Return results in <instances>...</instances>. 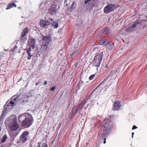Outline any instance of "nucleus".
Here are the masks:
<instances>
[{
  "label": "nucleus",
  "instance_id": "15",
  "mask_svg": "<svg viewBox=\"0 0 147 147\" xmlns=\"http://www.w3.org/2000/svg\"><path fill=\"white\" fill-rule=\"evenodd\" d=\"M116 73L114 71H112L111 73L106 78H105L103 80V81L96 88H98L101 85H102L103 83V82L106 80H107L109 79V77L111 76H112L113 75H115V74Z\"/></svg>",
  "mask_w": 147,
  "mask_h": 147
},
{
  "label": "nucleus",
  "instance_id": "17",
  "mask_svg": "<svg viewBox=\"0 0 147 147\" xmlns=\"http://www.w3.org/2000/svg\"><path fill=\"white\" fill-rule=\"evenodd\" d=\"M18 131H15V132H13V131H11L9 133V135L11 138H14L16 136L18 135Z\"/></svg>",
  "mask_w": 147,
  "mask_h": 147
},
{
  "label": "nucleus",
  "instance_id": "5",
  "mask_svg": "<svg viewBox=\"0 0 147 147\" xmlns=\"http://www.w3.org/2000/svg\"><path fill=\"white\" fill-rule=\"evenodd\" d=\"M33 119L32 116L26 118L22 121L21 125L23 128H26L30 127L33 122Z\"/></svg>",
  "mask_w": 147,
  "mask_h": 147
},
{
  "label": "nucleus",
  "instance_id": "4",
  "mask_svg": "<svg viewBox=\"0 0 147 147\" xmlns=\"http://www.w3.org/2000/svg\"><path fill=\"white\" fill-rule=\"evenodd\" d=\"M42 45L41 48L44 50H46L49 44L52 42V38L50 35L42 36Z\"/></svg>",
  "mask_w": 147,
  "mask_h": 147
},
{
  "label": "nucleus",
  "instance_id": "9",
  "mask_svg": "<svg viewBox=\"0 0 147 147\" xmlns=\"http://www.w3.org/2000/svg\"><path fill=\"white\" fill-rule=\"evenodd\" d=\"M115 8L114 4H111L105 7L104 9V12L106 14H108L109 12L113 11Z\"/></svg>",
  "mask_w": 147,
  "mask_h": 147
},
{
  "label": "nucleus",
  "instance_id": "40",
  "mask_svg": "<svg viewBox=\"0 0 147 147\" xmlns=\"http://www.w3.org/2000/svg\"><path fill=\"white\" fill-rule=\"evenodd\" d=\"M47 84V82L46 81H45L44 82V84L45 85H46Z\"/></svg>",
  "mask_w": 147,
  "mask_h": 147
},
{
  "label": "nucleus",
  "instance_id": "39",
  "mask_svg": "<svg viewBox=\"0 0 147 147\" xmlns=\"http://www.w3.org/2000/svg\"><path fill=\"white\" fill-rule=\"evenodd\" d=\"M31 47H30L28 49H27L31 51Z\"/></svg>",
  "mask_w": 147,
  "mask_h": 147
},
{
  "label": "nucleus",
  "instance_id": "16",
  "mask_svg": "<svg viewBox=\"0 0 147 147\" xmlns=\"http://www.w3.org/2000/svg\"><path fill=\"white\" fill-rule=\"evenodd\" d=\"M36 44V41L35 39L32 38L30 40L29 44L30 47H31L32 49H34L35 48V45Z\"/></svg>",
  "mask_w": 147,
  "mask_h": 147
},
{
  "label": "nucleus",
  "instance_id": "27",
  "mask_svg": "<svg viewBox=\"0 0 147 147\" xmlns=\"http://www.w3.org/2000/svg\"><path fill=\"white\" fill-rule=\"evenodd\" d=\"M108 135V134H107V135H106V136L104 137H102V134L101 135V139H104V141L103 143L104 144H105L106 143V138L107 136Z\"/></svg>",
  "mask_w": 147,
  "mask_h": 147
},
{
  "label": "nucleus",
  "instance_id": "28",
  "mask_svg": "<svg viewBox=\"0 0 147 147\" xmlns=\"http://www.w3.org/2000/svg\"><path fill=\"white\" fill-rule=\"evenodd\" d=\"M95 74H92L89 77V80H92L95 76Z\"/></svg>",
  "mask_w": 147,
  "mask_h": 147
},
{
  "label": "nucleus",
  "instance_id": "10",
  "mask_svg": "<svg viewBox=\"0 0 147 147\" xmlns=\"http://www.w3.org/2000/svg\"><path fill=\"white\" fill-rule=\"evenodd\" d=\"M140 22H136L135 23L133 24L131 26H130L125 29V31L127 32H130L135 30V28L137 25L140 24Z\"/></svg>",
  "mask_w": 147,
  "mask_h": 147
},
{
  "label": "nucleus",
  "instance_id": "45",
  "mask_svg": "<svg viewBox=\"0 0 147 147\" xmlns=\"http://www.w3.org/2000/svg\"><path fill=\"white\" fill-rule=\"evenodd\" d=\"M49 20H50L51 21H53V20L52 18L50 19H49Z\"/></svg>",
  "mask_w": 147,
  "mask_h": 147
},
{
  "label": "nucleus",
  "instance_id": "6",
  "mask_svg": "<svg viewBox=\"0 0 147 147\" xmlns=\"http://www.w3.org/2000/svg\"><path fill=\"white\" fill-rule=\"evenodd\" d=\"M103 52L100 53V55H96L93 61V65L98 67L100 65L101 60L103 56Z\"/></svg>",
  "mask_w": 147,
  "mask_h": 147
},
{
  "label": "nucleus",
  "instance_id": "24",
  "mask_svg": "<svg viewBox=\"0 0 147 147\" xmlns=\"http://www.w3.org/2000/svg\"><path fill=\"white\" fill-rule=\"evenodd\" d=\"M7 139V135H4L3 136V137L1 139V143H4L5 141Z\"/></svg>",
  "mask_w": 147,
  "mask_h": 147
},
{
  "label": "nucleus",
  "instance_id": "46",
  "mask_svg": "<svg viewBox=\"0 0 147 147\" xmlns=\"http://www.w3.org/2000/svg\"><path fill=\"white\" fill-rule=\"evenodd\" d=\"M1 126H0V131H1Z\"/></svg>",
  "mask_w": 147,
  "mask_h": 147
},
{
  "label": "nucleus",
  "instance_id": "7",
  "mask_svg": "<svg viewBox=\"0 0 147 147\" xmlns=\"http://www.w3.org/2000/svg\"><path fill=\"white\" fill-rule=\"evenodd\" d=\"M8 127L11 131H17L19 128V126L17 123L16 118L13 119L12 122L9 124Z\"/></svg>",
  "mask_w": 147,
  "mask_h": 147
},
{
  "label": "nucleus",
  "instance_id": "25",
  "mask_svg": "<svg viewBox=\"0 0 147 147\" xmlns=\"http://www.w3.org/2000/svg\"><path fill=\"white\" fill-rule=\"evenodd\" d=\"M109 30L108 28H104L103 30V33L105 34H107L109 33Z\"/></svg>",
  "mask_w": 147,
  "mask_h": 147
},
{
  "label": "nucleus",
  "instance_id": "13",
  "mask_svg": "<svg viewBox=\"0 0 147 147\" xmlns=\"http://www.w3.org/2000/svg\"><path fill=\"white\" fill-rule=\"evenodd\" d=\"M121 106V102L119 101H115L113 104V110H118Z\"/></svg>",
  "mask_w": 147,
  "mask_h": 147
},
{
  "label": "nucleus",
  "instance_id": "2",
  "mask_svg": "<svg viewBox=\"0 0 147 147\" xmlns=\"http://www.w3.org/2000/svg\"><path fill=\"white\" fill-rule=\"evenodd\" d=\"M20 97L17 95L13 96L9 99L6 103L4 106V110H9L11 109L16 104L19 100Z\"/></svg>",
  "mask_w": 147,
  "mask_h": 147
},
{
  "label": "nucleus",
  "instance_id": "11",
  "mask_svg": "<svg viewBox=\"0 0 147 147\" xmlns=\"http://www.w3.org/2000/svg\"><path fill=\"white\" fill-rule=\"evenodd\" d=\"M50 24V23L48 20L45 21L44 20H40V26L44 28H47Z\"/></svg>",
  "mask_w": 147,
  "mask_h": 147
},
{
  "label": "nucleus",
  "instance_id": "32",
  "mask_svg": "<svg viewBox=\"0 0 147 147\" xmlns=\"http://www.w3.org/2000/svg\"><path fill=\"white\" fill-rule=\"evenodd\" d=\"M138 128V127L136 126L135 125H133V127H132V130H134V129H137Z\"/></svg>",
  "mask_w": 147,
  "mask_h": 147
},
{
  "label": "nucleus",
  "instance_id": "29",
  "mask_svg": "<svg viewBox=\"0 0 147 147\" xmlns=\"http://www.w3.org/2000/svg\"><path fill=\"white\" fill-rule=\"evenodd\" d=\"M74 2H73L71 5V10H72L74 8H75V6H74Z\"/></svg>",
  "mask_w": 147,
  "mask_h": 147
},
{
  "label": "nucleus",
  "instance_id": "33",
  "mask_svg": "<svg viewBox=\"0 0 147 147\" xmlns=\"http://www.w3.org/2000/svg\"><path fill=\"white\" fill-rule=\"evenodd\" d=\"M26 50V52L28 54V55H29L30 54V51L28 50L27 49Z\"/></svg>",
  "mask_w": 147,
  "mask_h": 147
},
{
  "label": "nucleus",
  "instance_id": "22",
  "mask_svg": "<svg viewBox=\"0 0 147 147\" xmlns=\"http://www.w3.org/2000/svg\"><path fill=\"white\" fill-rule=\"evenodd\" d=\"M78 53V51L76 50L74 51L70 55V56L71 58L76 55Z\"/></svg>",
  "mask_w": 147,
  "mask_h": 147
},
{
  "label": "nucleus",
  "instance_id": "14",
  "mask_svg": "<svg viewBox=\"0 0 147 147\" xmlns=\"http://www.w3.org/2000/svg\"><path fill=\"white\" fill-rule=\"evenodd\" d=\"M56 7L57 5L55 4L52 5L50 6L49 11L51 15H53L56 13L57 11Z\"/></svg>",
  "mask_w": 147,
  "mask_h": 147
},
{
  "label": "nucleus",
  "instance_id": "19",
  "mask_svg": "<svg viewBox=\"0 0 147 147\" xmlns=\"http://www.w3.org/2000/svg\"><path fill=\"white\" fill-rule=\"evenodd\" d=\"M108 41L107 40H100L99 42V44L100 45H107V44L108 43Z\"/></svg>",
  "mask_w": 147,
  "mask_h": 147
},
{
  "label": "nucleus",
  "instance_id": "31",
  "mask_svg": "<svg viewBox=\"0 0 147 147\" xmlns=\"http://www.w3.org/2000/svg\"><path fill=\"white\" fill-rule=\"evenodd\" d=\"M41 147H47V144L46 143L42 144Z\"/></svg>",
  "mask_w": 147,
  "mask_h": 147
},
{
  "label": "nucleus",
  "instance_id": "23",
  "mask_svg": "<svg viewBox=\"0 0 147 147\" xmlns=\"http://www.w3.org/2000/svg\"><path fill=\"white\" fill-rule=\"evenodd\" d=\"M6 111L5 110H3L2 113L1 115L0 119H2L4 118V117L6 113Z\"/></svg>",
  "mask_w": 147,
  "mask_h": 147
},
{
  "label": "nucleus",
  "instance_id": "30",
  "mask_svg": "<svg viewBox=\"0 0 147 147\" xmlns=\"http://www.w3.org/2000/svg\"><path fill=\"white\" fill-rule=\"evenodd\" d=\"M28 57H27V59L28 60H30V59L32 56H33V55H31L30 54L28 55Z\"/></svg>",
  "mask_w": 147,
  "mask_h": 147
},
{
  "label": "nucleus",
  "instance_id": "26",
  "mask_svg": "<svg viewBox=\"0 0 147 147\" xmlns=\"http://www.w3.org/2000/svg\"><path fill=\"white\" fill-rule=\"evenodd\" d=\"M53 26L55 28H57L58 27V24L55 22H54L53 24Z\"/></svg>",
  "mask_w": 147,
  "mask_h": 147
},
{
  "label": "nucleus",
  "instance_id": "37",
  "mask_svg": "<svg viewBox=\"0 0 147 147\" xmlns=\"http://www.w3.org/2000/svg\"><path fill=\"white\" fill-rule=\"evenodd\" d=\"M88 4H89V5H90L92 6H94V5L93 4H92V3H90V2H89Z\"/></svg>",
  "mask_w": 147,
  "mask_h": 147
},
{
  "label": "nucleus",
  "instance_id": "34",
  "mask_svg": "<svg viewBox=\"0 0 147 147\" xmlns=\"http://www.w3.org/2000/svg\"><path fill=\"white\" fill-rule=\"evenodd\" d=\"M55 86L53 87L52 88H50V90L52 91H53L55 90Z\"/></svg>",
  "mask_w": 147,
  "mask_h": 147
},
{
  "label": "nucleus",
  "instance_id": "41",
  "mask_svg": "<svg viewBox=\"0 0 147 147\" xmlns=\"http://www.w3.org/2000/svg\"><path fill=\"white\" fill-rule=\"evenodd\" d=\"M0 147H3V146L2 145L1 143L0 142Z\"/></svg>",
  "mask_w": 147,
  "mask_h": 147
},
{
  "label": "nucleus",
  "instance_id": "21",
  "mask_svg": "<svg viewBox=\"0 0 147 147\" xmlns=\"http://www.w3.org/2000/svg\"><path fill=\"white\" fill-rule=\"evenodd\" d=\"M26 118L25 116L23 115H20L18 118V121L19 122H21L23 121V120Z\"/></svg>",
  "mask_w": 147,
  "mask_h": 147
},
{
  "label": "nucleus",
  "instance_id": "38",
  "mask_svg": "<svg viewBox=\"0 0 147 147\" xmlns=\"http://www.w3.org/2000/svg\"><path fill=\"white\" fill-rule=\"evenodd\" d=\"M17 47L16 46H15L14 48L12 49V50H13V51H14L15 50V49H16L17 48Z\"/></svg>",
  "mask_w": 147,
  "mask_h": 147
},
{
  "label": "nucleus",
  "instance_id": "3",
  "mask_svg": "<svg viewBox=\"0 0 147 147\" xmlns=\"http://www.w3.org/2000/svg\"><path fill=\"white\" fill-rule=\"evenodd\" d=\"M86 100L84 99L79 105L75 106L72 109L71 112H70L69 115V117L70 119L72 118L78 112L80 111L83 108V106L86 103Z\"/></svg>",
  "mask_w": 147,
  "mask_h": 147
},
{
  "label": "nucleus",
  "instance_id": "48",
  "mask_svg": "<svg viewBox=\"0 0 147 147\" xmlns=\"http://www.w3.org/2000/svg\"><path fill=\"white\" fill-rule=\"evenodd\" d=\"M146 18H147V16H146Z\"/></svg>",
  "mask_w": 147,
  "mask_h": 147
},
{
  "label": "nucleus",
  "instance_id": "12",
  "mask_svg": "<svg viewBox=\"0 0 147 147\" xmlns=\"http://www.w3.org/2000/svg\"><path fill=\"white\" fill-rule=\"evenodd\" d=\"M28 134L29 133L28 131L24 132L20 136V140L22 142H25L27 140V136Z\"/></svg>",
  "mask_w": 147,
  "mask_h": 147
},
{
  "label": "nucleus",
  "instance_id": "44",
  "mask_svg": "<svg viewBox=\"0 0 147 147\" xmlns=\"http://www.w3.org/2000/svg\"><path fill=\"white\" fill-rule=\"evenodd\" d=\"M134 134V132H132V137H133V135Z\"/></svg>",
  "mask_w": 147,
  "mask_h": 147
},
{
  "label": "nucleus",
  "instance_id": "42",
  "mask_svg": "<svg viewBox=\"0 0 147 147\" xmlns=\"http://www.w3.org/2000/svg\"><path fill=\"white\" fill-rule=\"evenodd\" d=\"M39 84V83H38V82L36 83L35 84L36 86H37L38 84Z\"/></svg>",
  "mask_w": 147,
  "mask_h": 147
},
{
  "label": "nucleus",
  "instance_id": "18",
  "mask_svg": "<svg viewBox=\"0 0 147 147\" xmlns=\"http://www.w3.org/2000/svg\"><path fill=\"white\" fill-rule=\"evenodd\" d=\"M13 7H17L16 4L14 3H10L7 5V7L6 8V9L7 10L10 9L11 8H13Z\"/></svg>",
  "mask_w": 147,
  "mask_h": 147
},
{
  "label": "nucleus",
  "instance_id": "1",
  "mask_svg": "<svg viewBox=\"0 0 147 147\" xmlns=\"http://www.w3.org/2000/svg\"><path fill=\"white\" fill-rule=\"evenodd\" d=\"M112 116L109 115L104 119L103 122V125L101 129L104 131L102 134V137L106 136L107 134H108L113 127L112 124L110 123V120Z\"/></svg>",
  "mask_w": 147,
  "mask_h": 147
},
{
  "label": "nucleus",
  "instance_id": "35",
  "mask_svg": "<svg viewBox=\"0 0 147 147\" xmlns=\"http://www.w3.org/2000/svg\"><path fill=\"white\" fill-rule=\"evenodd\" d=\"M90 1V0H87L85 1L84 2L85 4H86L87 3H88Z\"/></svg>",
  "mask_w": 147,
  "mask_h": 147
},
{
  "label": "nucleus",
  "instance_id": "20",
  "mask_svg": "<svg viewBox=\"0 0 147 147\" xmlns=\"http://www.w3.org/2000/svg\"><path fill=\"white\" fill-rule=\"evenodd\" d=\"M108 48L110 50H111L114 48V44L110 42H108L107 45Z\"/></svg>",
  "mask_w": 147,
  "mask_h": 147
},
{
  "label": "nucleus",
  "instance_id": "36",
  "mask_svg": "<svg viewBox=\"0 0 147 147\" xmlns=\"http://www.w3.org/2000/svg\"><path fill=\"white\" fill-rule=\"evenodd\" d=\"M40 142H38V146H37V147H40Z\"/></svg>",
  "mask_w": 147,
  "mask_h": 147
},
{
  "label": "nucleus",
  "instance_id": "8",
  "mask_svg": "<svg viewBox=\"0 0 147 147\" xmlns=\"http://www.w3.org/2000/svg\"><path fill=\"white\" fill-rule=\"evenodd\" d=\"M29 29L26 27L25 28L21 34V36L20 38V40L21 42L24 43L27 40V37L26 36L27 34L29 32Z\"/></svg>",
  "mask_w": 147,
  "mask_h": 147
},
{
  "label": "nucleus",
  "instance_id": "43",
  "mask_svg": "<svg viewBox=\"0 0 147 147\" xmlns=\"http://www.w3.org/2000/svg\"><path fill=\"white\" fill-rule=\"evenodd\" d=\"M105 67H106V68H108V66L107 65H106Z\"/></svg>",
  "mask_w": 147,
  "mask_h": 147
},
{
  "label": "nucleus",
  "instance_id": "47",
  "mask_svg": "<svg viewBox=\"0 0 147 147\" xmlns=\"http://www.w3.org/2000/svg\"><path fill=\"white\" fill-rule=\"evenodd\" d=\"M86 109V107H85L84 108L85 109Z\"/></svg>",
  "mask_w": 147,
  "mask_h": 147
}]
</instances>
